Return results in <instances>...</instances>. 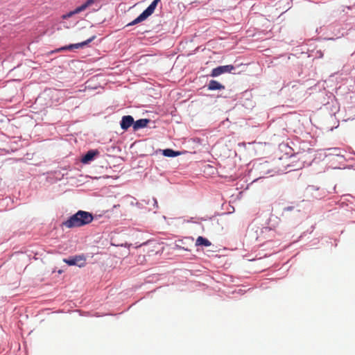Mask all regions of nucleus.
I'll return each instance as SVG.
<instances>
[{"instance_id":"8","label":"nucleus","mask_w":355,"mask_h":355,"mask_svg":"<svg viewBox=\"0 0 355 355\" xmlns=\"http://www.w3.org/2000/svg\"><path fill=\"white\" fill-rule=\"evenodd\" d=\"M161 0H153V1L148 6V7L143 11L144 15L148 17L150 16L155 11L157 4L160 2Z\"/></svg>"},{"instance_id":"2","label":"nucleus","mask_w":355,"mask_h":355,"mask_svg":"<svg viewBox=\"0 0 355 355\" xmlns=\"http://www.w3.org/2000/svg\"><path fill=\"white\" fill-rule=\"evenodd\" d=\"M236 69V67L232 64L218 66L212 69L210 76L212 77H216L223 73H226L234 74V73H236V72H235Z\"/></svg>"},{"instance_id":"3","label":"nucleus","mask_w":355,"mask_h":355,"mask_svg":"<svg viewBox=\"0 0 355 355\" xmlns=\"http://www.w3.org/2000/svg\"><path fill=\"white\" fill-rule=\"evenodd\" d=\"M95 38H96V35H93L90 38L87 39V40H85L84 42H82L80 43H76V44H69V45L61 47V48L57 49L56 51L73 50L74 49L83 48V47L87 46V44H89V43H91Z\"/></svg>"},{"instance_id":"10","label":"nucleus","mask_w":355,"mask_h":355,"mask_svg":"<svg viewBox=\"0 0 355 355\" xmlns=\"http://www.w3.org/2000/svg\"><path fill=\"white\" fill-rule=\"evenodd\" d=\"M211 243L206 238L198 236L196 241V246L209 247Z\"/></svg>"},{"instance_id":"14","label":"nucleus","mask_w":355,"mask_h":355,"mask_svg":"<svg viewBox=\"0 0 355 355\" xmlns=\"http://www.w3.org/2000/svg\"><path fill=\"white\" fill-rule=\"evenodd\" d=\"M208 89H224V86L218 81L211 80L209 81Z\"/></svg>"},{"instance_id":"5","label":"nucleus","mask_w":355,"mask_h":355,"mask_svg":"<svg viewBox=\"0 0 355 355\" xmlns=\"http://www.w3.org/2000/svg\"><path fill=\"white\" fill-rule=\"evenodd\" d=\"M95 0H87L83 4H82L81 6L77 7L76 8H75L72 11H70L69 12H68L67 14L63 15V18L64 19H67L68 17H70L71 16H73V15L75 14H78L83 10H85L88 6H89L90 5H92L94 2Z\"/></svg>"},{"instance_id":"4","label":"nucleus","mask_w":355,"mask_h":355,"mask_svg":"<svg viewBox=\"0 0 355 355\" xmlns=\"http://www.w3.org/2000/svg\"><path fill=\"white\" fill-rule=\"evenodd\" d=\"M63 261L69 266H78L80 268L84 267L86 264L85 257L81 255L64 259Z\"/></svg>"},{"instance_id":"11","label":"nucleus","mask_w":355,"mask_h":355,"mask_svg":"<svg viewBox=\"0 0 355 355\" xmlns=\"http://www.w3.org/2000/svg\"><path fill=\"white\" fill-rule=\"evenodd\" d=\"M98 154L97 151L89 150L84 157H83L81 161L83 163L86 164L92 160L96 155Z\"/></svg>"},{"instance_id":"9","label":"nucleus","mask_w":355,"mask_h":355,"mask_svg":"<svg viewBox=\"0 0 355 355\" xmlns=\"http://www.w3.org/2000/svg\"><path fill=\"white\" fill-rule=\"evenodd\" d=\"M149 121V119H141L136 121L135 122L134 121L133 129L135 130H137L140 128H145L146 126H147Z\"/></svg>"},{"instance_id":"12","label":"nucleus","mask_w":355,"mask_h":355,"mask_svg":"<svg viewBox=\"0 0 355 355\" xmlns=\"http://www.w3.org/2000/svg\"><path fill=\"white\" fill-rule=\"evenodd\" d=\"M148 17L144 15V13L142 12L136 19H135L129 23L127 26H133L137 24H139L145 19H146Z\"/></svg>"},{"instance_id":"1","label":"nucleus","mask_w":355,"mask_h":355,"mask_svg":"<svg viewBox=\"0 0 355 355\" xmlns=\"http://www.w3.org/2000/svg\"><path fill=\"white\" fill-rule=\"evenodd\" d=\"M93 218L92 214L80 210L70 216L67 220L62 222V226L67 228L80 227L90 223Z\"/></svg>"},{"instance_id":"6","label":"nucleus","mask_w":355,"mask_h":355,"mask_svg":"<svg viewBox=\"0 0 355 355\" xmlns=\"http://www.w3.org/2000/svg\"><path fill=\"white\" fill-rule=\"evenodd\" d=\"M134 119L130 115L123 116L121 121V127L123 130H128L131 125L133 126Z\"/></svg>"},{"instance_id":"13","label":"nucleus","mask_w":355,"mask_h":355,"mask_svg":"<svg viewBox=\"0 0 355 355\" xmlns=\"http://www.w3.org/2000/svg\"><path fill=\"white\" fill-rule=\"evenodd\" d=\"M163 155L166 157H173L180 155V153L178 151H174L172 149H165L163 150Z\"/></svg>"},{"instance_id":"7","label":"nucleus","mask_w":355,"mask_h":355,"mask_svg":"<svg viewBox=\"0 0 355 355\" xmlns=\"http://www.w3.org/2000/svg\"><path fill=\"white\" fill-rule=\"evenodd\" d=\"M161 0H153V1L148 6V7L143 11L144 15L148 17L150 16L155 11L157 4L160 2Z\"/></svg>"}]
</instances>
